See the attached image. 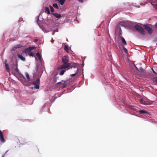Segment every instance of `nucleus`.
<instances>
[{"label":"nucleus","mask_w":157,"mask_h":157,"mask_svg":"<svg viewBox=\"0 0 157 157\" xmlns=\"http://www.w3.org/2000/svg\"><path fill=\"white\" fill-rule=\"evenodd\" d=\"M62 62L63 64L58 67V70H61L69 67V57L68 56H64L62 58Z\"/></svg>","instance_id":"nucleus-1"},{"label":"nucleus","mask_w":157,"mask_h":157,"mask_svg":"<svg viewBox=\"0 0 157 157\" xmlns=\"http://www.w3.org/2000/svg\"><path fill=\"white\" fill-rule=\"evenodd\" d=\"M73 68L74 69V73L70 75L71 77L75 76L78 72V64L77 63H69V69L71 72H72V69Z\"/></svg>","instance_id":"nucleus-2"},{"label":"nucleus","mask_w":157,"mask_h":157,"mask_svg":"<svg viewBox=\"0 0 157 157\" xmlns=\"http://www.w3.org/2000/svg\"><path fill=\"white\" fill-rule=\"evenodd\" d=\"M134 27L136 30L140 33L142 35H145V31L141 26L136 24L134 25Z\"/></svg>","instance_id":"nucleus-3"},{"label":"nucleus","mask_w":157,"mask_h":157,"mask_svg":"<svg viewBox=\"0 0 157 157\" xmlns=\"http://www.w3.org/2000/svg\"><path fill=\"white\" fill-rule=\"evenodd\" d=\"M35 48V47H29L25 49L24 50V52L25 53H27L29 56L33 57L34 56V54L33 52H30V51Z\"/></svg>","instance_id":"nucleus-4"},{"label":"nucleus","mask_w":157,"mask_h":157,"mask_svg":"<svg viewBox=\"0 0 157 157\" xmlns=\"http://www.w3.org/2000/svg\"><path fill=\"white\" fill-rule=\"evenodd\" d=\"M33 84L35 85L34 88L36 89H38L39 88V85L40 84V80L37 78L36 81L33 82Z\"/></svg>","instance_id":"nucleus-5"},{"label":"nucleus","mask_w":157,"mask_h":157,"mask_svg":"<svg viewBox=\"0 0 157 157\" xmlns=\"http://www.w3.org/2000/svg\"><path fill=\"white\" fill-rule=\"evenodd\" d=\"M56 86L59 88H65L66 87V85L65 82H60L57 83L56 85Z\"/></svg>","instance_id":"nucleus-6"},{"label":"nucleus","mask_w":157,"mask_h":157,"mask_svg":"<svg viewBox=\"0 0 157 157\" xmlns=\"http://www.w3.org/2000/svg\"><path fill=\"white\" fill-rule=\"evenodd\" d=\"M151 5L153 6L154 8L157 9V0H150Z\"/></svg>","instance_id":"nucleus-7"},{"label":"nucleus","mask_w":157,"mask_h":157,"mask_svg":"<svg viewBox=\"0 0 157 157\" xmlns=\"http://www.w3.org/2000/svg\"><path fill=\"white\" fill-rule=\"evenodd\" d=\"M0 140L2 143H4L5 140L4 138V136L2 131L0 130Z\"/></svg>","instance_id":"nucleus-8"},{"label":"nucleus","mask_w":157,"mask_h":157,"mask_svg":"<svg viewBox=\"0 0 157 157\" xmlns=\"http://www.w3.org/2000/svg\"><path fill=\"white\" fill-rule=\"evenodd\" d=\"M145 29L148 31L149 34H151L152 33V29L148 26H145Z\"/></svg>","instance_id":"nucleus-9"},{"label":"nucleus","mask_w":157,"mask_h":157,"mask_svg":"<svg viewBox=\"0 0 157 157\" xmlns=\"http://www.w3.org/2000/svg\"><path fill=\"white\" fill-rule=\"evenodd\" d=\"M121 33H120L119 34V36L120 37V38L121 39V40L122 41V43L124 45H126L127 44L126 42L124 39V38L122 37L121 36Z\"/></svg>","instance_id":"nucleus-10"},{"label":"nucleus","mask_w":157,"mask_h":157,"mask_svg":"<svg viewBox=\"0 0 157 157\" xmlns=\"http://www.w3.org/2000/svg\"><path fill=\"white\" fill-rule=\"evenodd\" d=\"M18 63L17 62V61L16 62V64L15 65V68H14L15 71L17 72L18 74H20V71L19 69L18 68Z\"/></svg>","instance_id":"nucleus-11"},{"label":"nucleus","mask_w":157,"mask_h":157,"mask_svg":"<svg viewBox=\"0 0 157 157\" xmlns=\"http://www.w3.org/2000/svg\"><path fill=\"white\" fill-rule=\"evenodd\" d=\"M18 57L22 61H25V57L21 55L20 54H17Z\"/></svg>","instance_id":"nucleus-12"},{"label":"nucleus","mask_w":157,"mask_h":157,"mask_svg":"<svg viewBox=\"0 0 157 157\" xmlns=\"http://www.w3.org/2000/svg\"><path fill=\"white\" fill-rule=\"evenodd\" d=\"M52 14L55 16L56 18H59L61 17V15L60 14L53 13Z\"/></svg>","instance_id":"nucleus-13"},{"label":"nucleus","mask_w":157,"mask_h":157,"mask_svg":"<svg viewBox=\"0 0 157 157\" xmlns=\"http://www.w3.org/2000/svg\"><path fill=\"white\" fill-rule=\"evenodd\" d=\"M5 67L6 69V70L8 72H9L10 71V69L9 68V66L8 64H6L5 65Z\"/></svg>","instance_id":"nucleus-14"},{"label":"nucleus","mask_w":157,"mask_h":157,"mask_svg":"<svg viewBox=\"0 0 157 157\" xmlns=\"http://www.w3.org/2000/svg\"><path fill=\"white\" fill-rule=\"evenodd\" d=\"M45 12L48 14H50L49 9L48 7H46L45 9Z\"/></svg>","instance_id":"nucleus-15"},{"label":"nucleus","mask_w":157,"mask_h":157,"mask_svg":"<svg viewBox=\"0 0 157 157\" xmlns=\"http://www.w3.org/2000/svg\"><path fill=\"white\" fill-rule=\"evenodd\" d=\"M139 113L140 114L148 113L147 111L143 110H140L139 111Z\"/></svg>","instance_id":"nucleus-16"},{"label":"nucleus","mask_w":157,"mask_h":157,"mask_svg":"<svg viewBox=\"0 0 157 157\" xmlns=\"http://www.w3.org/2000/svg\"><path fill=\"white\" fill-rule=\"evenodd\" d=\"M36 55L37 56L39 59L41 61V57L40 54L39 52H37L36 53Z\"/></svg>","instance_id":"nucleus-17"},{"label":"nucleus","mask_w":157,"mask_h":157,"mask_svg":"<svg viewBox=\"0 0 157 157\" xmlns=\"http://www.w3.org/2000/svg\"><path fill=\"white\" fill-rule=\"evenodd\" d=\"M64 50L67 52H69V49L67 46L65 45L64 46Z\"/></svg>","instance_id":"nucleus-18"},{"label":"nucleus","mask_w":157,"mask_h":157,"mask_svg":"<svg viewBox=\"0 0 157 157\" xmlns=\"http://www.w3.org/2000/svg\"><path fill=\"white\" fill-rule=\"evenodd\" d=\"M53 6L54 7L57 9H58L59 8L57 4L56 3L53 4Z\"/></svg>","instance_id":"nucleus-19"},{"label":"nucleus","mask_w":157,"mask_h":157,"mask_svg":"<svg viewBox=\"0 0 157 157\" xmlns=\"http://www.w3.org/2000/svg\"><path fill=\"white\" fill-rule=\"evenodd\" d=\"M62 70L59 73V75H63L64 74L65 72L66 71V70Z\"/></svg>","instance_id":"nucleus-20"},{"label":"nucleus","mask_w":157,"mask_h":157,"mask_svg":"<svg viewBox=\"0 0 157 157\" xmlns=\"http://www.w3.org/2000/svg\"><path fill=\"white\" fill-rule=\"evenodd\" d=\"M65 0H58V1L61 5H63L64 3Z\"/></svg>","instance_id":"nucleus-21"},{"label":"nucleus","mask_w":157,"mask_h":157,"mask_svg":"<svg viewBox=\"0 0 157 157\" xmlns=\"http://www.w3.org/2000/svg\"><path fill=\"white\" fill-rule=\"evenodd\" d=\"M25 75L29 81H30V78L29 77V75L27 73H25Z\"/></svg>","instance_id":"nucleus-22"},{"label":"nucleus","mask_w":157,"mask_h":157,"mask_svg":"<svg viewBox=\"0 0 157 157\" xmlns=\"http://www.w3.org/2000/svg\"><path fill=\"white\" fill-rule=\"evenodd\" d=\"M16 48L17 49L18 48H21L22 47V45L21 44H17L15 46Z\"/></svg>","instance_id":"nucleus-23"},{"label":"nucleus","mask_w":157,"mask_h":157,"mask_svg":"<svg viewBox=\"0 0 157 157\" xmlns=\"http://www.w3.org/2000/svg\"><path fill=\"white\" fill-rule=\"evenodd\" d=\"M51 11L52 12H53L54 11V9L51 6H50Z\"/></svg>","instance_id":"nucleus-24"},{"label":"nucleus","mask_w":157,"mask_h":157,"mask_svg":"<svg viewBox=\"0 0 157 157\" xmlns=\"http://www.w3.org/2000/svg\"><path fill=\"white\" fill-rule=\"evenodd\" d=\"M123 50L124 52H125V53H127L128 51L127 49L125 48V47H124L123 48Z\"/></svg>","instance_id":"nucleus-25"},{"label":"nucleus","mask_w":157,"mask_h":157,"mask_svg":"<svg viewBox=\"0 0 157 157\" xmlns=\"http://www.w3.org/2000/svg\"><path fill=\"white\" fill-rule=\"evenodd\" d=\"M153 79L154 81L157 82V77L154 78Z\"/></svg>","instance_id":"nucleus-26"},{"label":"nucleus","mask_w":157,"mask_h":157,"mask_svg":"<svg viewBox=\"0 0 157 157\" xmlns=\"http://www.w3.org/2000/svg\"><path fill=\"white\" fill-rule=\"evenodd\" d=\"M16 49H17L16 48V47L15 46H14L12 48V51H14Z\"/></svg>","instance_id":"nucleus-27"},{"label":"nucleus","mask_w":157,"mask_h":157,"mask_svg":"<svg viewBox=\"0 0 157 157\" xmlns=\"http://www.w3.org/2000/svg\"><path fill=\"white\" fill-rule=\"evenodd\" d=\"M140 70L142 72H143L144 71L143 68L141 67L140 68Z\"/></svg>","instance_id":"nucleus-28"},{"label":"nucleus","mask_w":157,"mask_h":157,"mask_svg":"<svg viewBox=\"0 0 157 157\" xmlns=\"http://www.w3.org/2000/svg\"><path fill=\"white\" fill-rule=\"evenodd\" d=\"M8 151H9V150H7V151L5 152V153L2 156V157H4V156H5V155L6 154V153H7V152Z\"/></svg>","instance_id":"nucleus-29"},{"label":"nucleus","mask_w":157,"mask_h":157,"mask_svg":"<svg viewBox=\"0 0 157 157\" xmlns=\"http://www.w3.org/2000/svg\"><path fill=\"white\" fill-rule=\"evenodd\" d=\"M7 59H6L5 61V65L6 64H7Z\"/></svg>","instance_id":"nucleus-30"},{"label":"nucleus","mask_w":157,"mask_h":157,"mask_svg":"<svg viewBox=\"0 0 157 157\" xmlns=\"http://www.w3.org/2000/svg\"><path fill=\"white\" fill-rule=\"evenodd\" d=\"M140 101L141 103L142 104H144V103H143V101L142 99H140Z\"/></svg>","instance_id":"nucleus-31"},{"label":"nucleus","mask_w":157,"mask_h":157,"mask_svg":"<svg viewBox=\"0 0 157 157\" xmlns=\"http://www.w3.org/2000/svg\"><path fill=\"white\" fill-rule=\"evenodd\" d=\"M79 2H82L83 1V0H78Z\"/></svg>","instance_id":"nucleus-32"},{"label":"nucleus","mask_w":157,"mask_h":157,"mask_svg":"<svg viewBox=\"0 0 157 157\" xmlns=\"http://www.w3.org/2000/svg\"><path fill=\"white\" fill-rule=\"evenodd\" d=\"M37 41H38L37 39H35V40H34V41L35 42H36Z\"/></svg>","instance_id":"nucleus-33"},{"label":"nucleus","mask_w":157,"mask_h":157,"mask_svg":"<svg viewBox=\"0 0 157 157\" xmlns=\"http://www.w3.org/2000/svg\"><path fill=\"white\" fill-rule=\"evenodd\" d=\"M152 71H153V73H156V72L155 71L153 70V69H152Z\"/></svg>","instance_id":"nucleus-34"},{"label":"nucleus","mask_w":157,"mask_h":157,"mask_svg":"<svg viewBox=\"0 0 157 157\" xmlns=\"http://www.w3.org/2000/svg\"><path fill=\"white\" fill-rule=\"evenodd\" d=\"M135 68H136V69L138 71H139V70L138 69V68L136 67V66H135Z\"/></svg>","instance_id":"nucleus-35"},{"label":"nucleus","mask_w":157,"mask_h":157,"mask_svg":"<svg viewBox=\"0 0 157 157\" xmlns=\"http://www.w3.org/2000/svg\"><path fill=\"white\" fill-rule=\"evenodd\" d=\"M73 68H73L72 69V72H71L72 73H74V69H73L74 70H73V69H72Z\"/></svg>","instance_id":"nucleus-36"},{"label":"nucleus","mask_w":157,"mask_h":157,"mask_svg":"<svg viewBox=\"0 0 157 157\" xmlns=\"http://www.w3.org/2000/svg\"><path fill=\"white\" fill-rule=\"evenodd\" d=\"M155 27L157 28V23L155 24Z\"/></svg>","instance_id":"nucleus-37"},{"label":"nucleus","mask_w":157,"mask_h":157,"mask_svg":"<svg viewBox=\"0 0 157 157\" xmlns=\"http://www.w3.org/2000/svg\"><path fill=\"white\" fill-rule=\"evenodd\" d=\"M71 78H69V82L71 81Z\"/></svg>","instance_id":"nucleus-38"},{"label":"nucleus","mask_w":157,"mask_h":157,"mask_svg":"<svg viewBox=\"0 0 157 157\" xmlns=\"http://www.w3.org/2000/svg\"><path fill=\"white\" fill-rule=\"evenodd\" d=\"M21 76H22V77L23 78H25L23 76V75H21Z\"/></svg>","instance_id":"nucleus-39"},{"label":"nucleus","mask_w":157,"mask_h":157,"mask_svg":"<svg viewBox=\"0 0 157 157\" xmlns=\"http://www.w3.org/2000/svg\"><path fill=\"white\" fill-rule=\"evenodd\" d=\"M35 59H36V57H35Z\"/></svg>","instance_id":"nucleus-40"},{"label":"nucleus","mask_w":157,"mask_h":157,"mask_svg":"<svg viewBox=\"0 0 157 157\" xmlns=\"http://www.w3.org/2000/svg\"><path fill=\"white\" fill-rule=\"evenodd\" d=\"M38 20H39V19H38L37 20V21H38Z\"/></svg>","instance_id":"nucleus-41"}]
</instances>
